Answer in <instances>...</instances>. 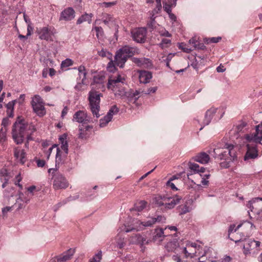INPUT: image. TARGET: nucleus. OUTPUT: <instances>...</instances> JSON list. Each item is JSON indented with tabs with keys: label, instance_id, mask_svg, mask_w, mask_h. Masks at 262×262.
<instances>
[{
	"label": "nucleus",
	"instance_id": "f257e3e1",
	"mask_svg": "<svg viewBox=\"0 0 262 262\" xmlns=\"http://www.w3.org/2000/svg\"><path fill=\"white\" fill-rule=\"evenodd\" d=\"M237 146L226 143L223 147H219L213 149V157L218 160H224L225 161L222 162L221 165L223 167L228 168L230 166L231 162L237 159Z\"/></svg>",
	"mask_w": 262,
	"mask_h": 262
},
{
	"label": "nucleus",
	"instance_id": "f03ea898",
	"mask_svg": "<svg viewBox=\"0 0 262 262\" xmlns=\"http://www.w3.org/2000/svg\"><path fill=\"white\" fill-rule=\"evenodd\" d=\"M29 130H36L32 124H29L22 117L18 116L13 125L12 135L17 144H21L24 140L26 133Z\"/></svg>",
	"mask_w": 262,
	"mask_h": 262
},
{
	"label": "nucleus",
	"instance_id": "7ed1b4c3",
	"mask_svg": "<svg viewBox=\"0 0 262 262\" xmlns=\"http://www.w3.org/2000/svg\"><path fill=\"white\" fill-rule=\"evenodd\" d=\"M139 53L140 51L137 48L124 46L117 51L115 56V63L119 67L123 68L128 58Z\"/></svg>",
	"mask_w": 262,
	"mask_h": 262
},
{
	"label": "nucleus",
	"instance_id": "20e7f679",
	"mask_svg": "<svg viewBox=\"0 0 262 262\" xmlns=\"http://www.w3.org/2000/svg\"><path fill=\"white\" fill-rule=\"evenodd\" d=\"M125 80L124 76L119 73L110 76L107 88L108 89L112 90L116 96L120 97L124 94L125 89L123 85Z\"/></svg>",
	"mask_w": 262,
	"mask_h": 262
},
{
	"label": "nucleus",
	"instance_id": "39448f33",
	"mask_svg": "<svg viewBox=\"0 0 262 262\" xmlns=\"http://www.w3.org/2000/svg\"><path fill=\"white\" fill-rule=\"evenodd\" d=\"M182 198L178 195L174 197H167L166 196H158L155 198V202L159 206H164L166 209H170L180 203Z\"/></svg>",
	"mask_w": 262,
	"mask_h": 262
},
{
	"label": "nucleus",
	"instance_id": "423d86ee",
	"mask_svg": "<svg viewBox=\"0 0 262 262\" xmlns=\"http://www.w3.org/2000/svg\"><path fill=\"white\" fill-rule=\"evenodd\" d=\"M102 95L96 91H90L89 92V100L90 102V106L91 111L94 116L97 118H99L100 110V97Z\"/></svg>",
	"mask_w": 262,
	"mask_h": 262
},
{
	"label": "nucleus",
	"instance_id": "0eeeda50",
	"mask_svg": "<svg viewBox=\"0 0 262 262\" xmlns=\"http://www.w3.org/2000/svg\"><path fill=\"white\" fill-rule=\"evenodd\" d=\"M53 187L55 190L65 189L69 186V183L64 176L61 173L56 172L52 177Z\"/></svg>",
	"mask_w": 262,
	"mask_h": 262
},
{
	"label": "nucleus",
	"instance_id": "6e6552de",
	"mask_svg": "<svg viewBox=\"0 0 262 262\" xmlns=\"http://www.w3.org/2000/svg\"><path fill=\"white\" fill-rule=\"evenodd\" d=\"M34 112L39 116L42 117L46 114L44 102L41 97L35 95L31 102Z\"/></svg>",
	"mask_w": 262,
	"mask_h": 262
},
{
	"label": "nucleus",
	"instance_id": "1a4fd4ad",
	"mask_svg": "<svg viewBox=\"0 0 262 262\" xmlns=\"http://www.w3.org/2000/svg\"><path fill=\"white\" fill-rule=\"evenodd\" d=\"M245 139L249 142L255 143H260L262 140V122L256 126L255 133L253 134H247Z\"/></svg>",
	"mask_w": 262,
	"mask_h": 262
},
{
	"label": "nucleus",
	"instance_id": "9d476101",
	"mask_svg": "<svg viewBox=\"0 0 262 262\" xmlns=\"http://www.w3.org/2000/svg\"><path fill=\"white\" fill-rule=\"evenodd\" d=\"M93 126L87 124L78 126V138L80 139L86 140L90 138L92 133Z\"/></svg>",
	"mask_w": 262,
	"mask_h": 262
},
{
	"label": "nucleus",
	"instance_id": "9b49d317",
	"mask_svg": "<svg viewBox=\"0 0 262 262\" xmlns=\"http://www.w3.org/2000/svg\"><path fill=\"white\" fill-rule=\"evenodd\" d=\"M73 120L80 123V125L87 124L92 122L91 117L83 111L76 112L73 116Z\"/></svg>",
	"mask_w": 262,
	"mask_h": 262
},
{
	"label": "nucleus",
	"instance_id": "f8f14e48",
	"mask_svg": "<svg viewBox=\"0 0 262 262\" xmlns=\"http://www.w3.org/2000/svg\"><path fill=\"white\" fill-rule=\"evenodd\" d=\"M146 29L145 28H140L132 32L133 39L137 42H144L146 39Z\"/></svg>",
	"mask_w": 262,
	"mask_h": 262
},
{
	"label": "nucleus",
	"instance_id": "ddd939ff",
	"mask_svg": "<svg viewBox=\"0 0 262 262\" xmlns=\"http://www.w3.org/2000/svg\"><path fill=\"white\" fill-rule=\"evenodd\" d=\"M143 92V91L141 92V93ZM140 94L141 92L139 91H136L134 93L125 92L124 91V94H123L122 96H120V97L124 99V101L128 103H135L140 97L139 95Z\"/></svg>",
	"mask_w": 262,
	"mask_h": 262
},
{
	"label": "nucleus",
	"instance_id": "4468645a",
	"mask_svg": "<svg viewBox=\"0 0 262 262\" xmlns=\"http://www.w3.org/2000/svg\"><path fill=\"white\" fill-rule=\"evenodd\" d=\"M132 60L137 66L143 68L150 69L153 66L151 60L149 58L134 57L132 58Z\"/></svg>",
	"mask_w": 262,
	"mask_h": 262
},
{
	"label": "nucleus",
	"instance_id": "2eb2a0df",
	"mask_svg": "<svg viewBox=\"0 0 262 262\" xmlns=\"http://www.w3.org/2000/svg\"><path fill=\"white\" fill-rule=\"evenodd\" d=\"M260 243L259 241H256L252 239H248L245 241V243L243 245L244 249V253L245 255L250 253V251L255 248L258 247Z\"/></svg>",
	"mask_w": 262,
	"mask_h": 262
},
{
	"label": "nucleus",
	"instance_id": "dca6fc26",
	"mask_svg": "<svg viewBox=\"0 0 262 262\" xmlns=\"http://www.w3.org/2000/svg\"><path fill=\"white\" fill-rule=\"evenodd\" d=\"M75 13L72 7L67 8L61 12L59 20L70 21L74 18Z\"/></svg>",
	"mask_w": 262,
	"mask_h": 262
},
{
	"label": "nucleus",
	"instance_id": "f3484780",
	"mask_svg": "<svg viewBox=\"0 0 262 262\" xmlns=\"http://www.w3.org/2000/svg\"><path fill=\"white\" fill-rule=\"evenodd\" d=\"M247 150L244 157V160L253 159L256 158L257 156V150L256 148V145L247 144Z\"/></svg>",
	"mask_w": 262,
	"mask_h": 262
},
{
	"label": "nucleus",
	"instance_id": "a211bd4d",
	"mask_svg": "<svg viewBox=\"0 0 262 262\" xmlns=\"http://www.w3.org/2000/svg\"><path fill=\"white\" fill-rule=\"evenodd\" d=\"M217 110V109L216 108L211 107L206 112L205 117L203 121V124L204 126L208 125L210 123L213 116L216 113Z\"/></svg>",
	"mask_w": 262,
	"mask_h": 262
},
{
	"label": "nucleus",
	"instance_id": "6ab92c4d",
	"mask_svg": "<svg viewBox=\"0 0 262 262\" xmlns=\"http://www.w3.org/2000/svg\"><path fill=\"white\" fill-rule=\"evenodd\" d=\"M248 205L251 212H257V210L262 207V198H255L254 200L249 201Z\"/></svg>",
	"mask_w": 262,
	"mask_h": 262
},
{
	"label": "nucleus",
	"instance_id": "aec40b11",
	"mask_svg": "<svg viewBox=\"0 0 262 262\" xmlns=\"http://www.w3.org/2000/svg\"><path fill=\"white\" fill-rule=\"evenodd\" d=\"M166 236L167 235H165L164 229L162 228L156 229L154 233L152 239L155 243L159 244Z\"/></svg>",
	"mask_w": 262,
	"mask_h": 262
},
{
	"label": "nucleus",
	"instance_id": "412c9836",
	"mask_svg": "<svg viewBox=\"0 0 262 262\" xmlns=\"http://www.w3.org/2000/svg\"><path fill=\"white\" fill-rule=\"evenodd\" d=\"M39 38L40 39L48 40L51 37L52 34L47 27H43L37 30Z\"/></svg>",
	"mask_w": 262,
	"mask_h": 262
},
{
	"label": "nucleus",
	"instance_id": "4be33fe9",
	"mask_svg": "<svg viewBox=\"0 0 262 262\" xmlns=\"http://www.w3.org/2000/svg\"><path fill=\"white\" fill-rule=\"evenodd\" d=\"M195 161L203 164H207L210 160L209 156L206 152H202L197 154L192 158Z\"/></svg>",
	"mask_w": 262,
	"mask_h": 262
},
{
	"label": "nucleus",
	"instance_id": "5701e85b",
	"mask_svg": "<svg viewBox=\"0 0 262 262\" xmlns=\"http://www.w3.org/2000/svg\"><path fill=\"white\" fill-rule=\"evenodd\" d=\"M15 157L18 159L20 163L24 164L26 161V154L24 149L15 148L14 151Z\"/></svg>",
	"mask_w": 262,
	"mask_h": 262
},
{
	"label": "nucleus",
	"instance_id": "b1692460",
	"mask_svg": "<svg viewBox=\"0 0 262 262\" xmlns=\"http://www.w3.org/2000/svg\"><path fill=\"white\" fill-rule=\"evenodd\" d=\"M188 166L191 171L189 174H188V176L189 175L192 174V171H193L194 173H200V175L202 177L201 173H204L205 171V168L203 167H200L199 165L198 164L192 163L191 162H189L188 163Z\"/></svg>",
	"mask_w": 262,
	"mask_h": 262
},
{
	"label": "nucleus",
	"instance_id": "393cba45",
	"mask_svg": "<svg viewBox=\"0 0 262 262\" xmlns=\"http://www.w3.org/2000/svg\"><path fill=\"white\" fill-rule=\"evenodd\" d=\"M206 59L204 56L195 57L194 60L191 63V66L196 70H198L201 66L205 65Z\"/></svg>",
	"mask_w": 262,
	"mask_h": 262
},
{
	"label": "nucleus",
	"instance_id": "a878e982",
	"mask_svg": "<svg viewBox=\"0 0 262 262\" xmlns=\"http://www.w3.org/2000/svg\"><path fill=\"white\" fill-rule=\"evenodd\" d=\"M151 78L152 74L151 72L145 71H141L140 72L139 79L140 83H148Z\"/></svg>",
	"mask_w": 262,
	"mask_h": 262
},
{
	"label": "nucleus",
	"instance_id": "bb28decb",
	"mask_svg": "<svg viewBox=\"0 0 262 262\" xmlns=\"http://www.w3.org/2000/svg\"><path fill=\"white\" fill-rule=\"evenodd\" d=\"M75 253V250L70 249L62 255L59 256L57 259L58 262H64L70 259Z\"/></svg>",
	"mask_w": 262,
	"mask_h": 262
},
{
	"label": "nucleus",
	"instance_id": "cd10ccee",
	"mask_svg": "<svg viewBox=\"0 0 262 262\" xmlns=\"http://www.w3.org/2000/svg\"><path fill=\"white\" fill-rule=\"evenodd\" d=\"M165 248L169 252L173 251L175 253L180 252L179 249L180 248L179 246L177 241L175 240L167 243L165 246Z\"/></svg>",
	"mask_w": 262,
	"mask_h": 262
},
{
	"label": "nucleus",
	"instance_id": "c85d7f7f",
	"mask_svg": "<svg viewBox=\"0 0 262 262\" xmlns=\"http://www.w3.org/2000/svg\"><path fill=\"white\" fill-rule=\"evenodd\" d=\"M144 241H145V239L139 234H135L132 235L129 239V242L132 244H140L143 245Z\"/></svg>",
	"mask_w": 262,
	"mask_h": 262
},
{
	"label": "nucleus",
	"instance_id": "c756f323",
	"mask_svg": "<svg viewBox=\"0 0 262 262\" xmlns=\"http://www.w3.org/2000/svg\"><path fill=\"white\" fill-rule=\"evenodd\" d=\"M67 137V135L64 134L59 138V143L61 144V148L64 151L66 155L68 154V144Z\"/></svg>",
	"mask_w": 262,
	"mask_h": 262
},
{
	"label": "nucleus",
	"instance_id": "7c9ffc66",
	"mask_svg": "<svg viewBox=\"0 0 262 262\" xmlns=\"http://www.w3.org/2000/svg\"><path fill=\"white\" fill-rule=\"evenodd\" d=\"M93 16V15L92 13H85L77 19V24H80L84 21H88L89 24H91Z\"/></svg>",
	"mask_w": 262,
	"mask_h": 262
},
{
	"label": "nucleus",
	"instance_id": "2f4dec72",
	"mask_svg": "<svg viewBox=\"0 0 262 262\" xmlns=\"http://www.w3.org/2000/svg\"><path fill=\"white\" fill-rule=\"evenodd\" d=\"M101 20L105 25H108L110 23L114 22L115 18L112 15L104 13L102 14Z\"/></svg>",
	"mask_w": 262,
	"mask_h": 262
},
{
	"label": "nucleus",
	"instance_id": "473e14b6",
	"mask_svg": "<svg viewBox=\"0 0 262 262\" xmlns=\"http://www.w3.org/2000/svg\"><path fill=\"white\" fill-rule=\"evenodd\" d=\"M119 109L116 106V105H113L109 110L107 114H106V119L108 121H111L112 117L114 115L118 113Z\"/></svg>",
	"mask_w": 262,
	"mask_h": 262
},
{
	"label": "nucleus",
	"instance_id": "72a5a7b5",
	"mask_svg": "<svg viewBox=\"0 0 262 262\" xmlns=\"http://www.w3.org/2000/svg\"><path fill=\"white\" fill-rule=\"evenodd\" d=\"M79 77L82 78L83 82L85 81L86 78V72L84 66H80L78 68Z\"/></svg>",
	"mask_w": 262,
	"mask_h": 262
},
{
	"label": "nucleus",
	"instance_id": "f704fd0d",
	"mask_svg": "<svg viewBox=\"0 0 262 262\" xmlns=\"http://www.w3.org/2000/svg\"><path fill=\"white\" fill-rule=\"evenodd\" d=\"M116 241L117 243V246L119 249H122L124 247L125 245L124 241V237H123L121 235L118 234L116 237Z\"/></svg>",
	"mask_w": 262,
	"mask_h": 262
},
{
	"label": "nucleus",
	"instance_id": "c9c22d12",
	"mask_svg": "<svg viewBox=\"0 0 262 262\" xmlns=\"http://www.w3.org/2000/svg\"><path fill=\"white\" fill-rule=\"evenodd\" d=\"M23 195L24 194L21 192L19 191L18 193V198L16 199L15 203V205L17 204L18 205L17 208V210L21 209L24 207L23 204L21 203V202H24V200L23 199Z\"/></svg>",
	"mask_w": 262,
	"mask_h": 262
},
{
	"label": "nucleus",
	"instance_id": "e433bc0d",
	"mask_svg": "<svg viewBox=\"0 0 262 262\" xmlns=\"http://www.w3.org/2000/svg\"><path fill=\"white\" fill-rule=\"evenodd\" d=\"M222 38L221 37H211V38H205L204 39V42L207 44H209L211 43H217L219 42Z\"/></svg>",
	"mask_w": 262,
	"mask_h": 262
},
{
	"label": "nucleus",
	"instance_id": "4c0bfd02",
	"mask_svg": "<svg viewBox=\"0 0 262 262\" xmlns=\"http://www.w3.org/2000/svg\"><path fill=\"white\" fill-rule=\"evenodd\" d=\"M190 211V208L187 206L186 205L184 206H179V214L180 215H182L186 214Z\"/></svg>",
	"mask_w": 262,
	"mask_h": 262
},
{
	"label": "nucleus",
	"instance_id": "58836bf2",
	"mask_svg": "<svg viewBox=\"0 0 262 262\" xmlns=\"http://www.w3.org/2000/svg\"><path fill=\"white\" fill-rule=\"evenodd\" d=\"M102 251H99L94 256L93 258L91 259L89 262H100L101 260L102 259Z\"/></svg>",
	"mask_w": 262,
	"mask_h": 262
},
{
	"label": "nucleus",
	"instance_id": "ea45409f",
	"mask_svg": "<svg viewBox=\"0 0 262 262\" xmlns=\"http://www.w3.org/2000/svg\"><path fill=\"white\" fill-rule=\"evenodd\" d=\"M57 152L56 155V165H59L62 163L61 152L58 148L56 149Z\"/></svg>",
	"mask_w": 262,
	"mask_h": 262
},
{
	"label": "nucleus",
	"instance_id": "a19ab883",
	"mask_svg": "<svg viewBox=\"0 0 262 262\" xmlns=\"http://www.w3.org/2000/svg\"><path fill=\"white\" fill-rule=\"evenodd\" d=\"M170 45L171 40L170 39L163 38L159 45L162 48L164 49L169 47Z\"/></svg>",
	"mask_w": 262,
	"mask_h": 262
},
{
	"label": "nucleus",
	"instance_id": "79ce46f5",
	"mask_svg": "<svg viewBox=\"0 0 262 262\" xmlns=\"http://www.w3.org/2000/svg\"><path fill=\"white\" fill-rule=\"evenodd\" d=\"M155 223V221H154L153 217L150 218L147 221L140 222V224L144 227H150Z\"/></svg>",
	"mask_w": 262,
	"mask_h": 262
},
{
	"label": "nucleus",
	"instance_id": "37998d69",
	"mask_svg": "<svg viewBox=\"0 0 262 262\" xmlns=\"http://www.w3.org/2000/svg\"><path fill=\"white\" fill-rule=\"evenodd\" d=\"M179 48L181 49L183 52L189 53L193 49L191 48H188V46L184 43H181L179 46Z\"/></svg>",
	"mask_w": 262,
	"mask_h": 262
},
{
	"label": "nucleus",
	"instance_id": "c03bdc74",
	"mask_svg": "<svg viewBox=\"0 0 262 262\" xmlns=\"http://www.w3.org/2000/svg\"><path fill=\"white\" fill-rule=\"evenodd\" d=\"M147 203L145 201H141L138 204H137L135 207L136 210L138 211H141L144 208H145Z\"/></svg>",
	"mask_w": 262,
	"mask_h": 262
},
{
	"label": "nucleus",
	"instance_id": "a18cd8bd",
	"mask_svg": "<svg viewBox=\"0 0 262 262\" xmlns=\"http://www.w3.org/2000/svg\"><path fill=\"white\" fill-rule=\"evenodd\" d=\"M104 79V76L102 75H96L94 77V82L96 83H102Z\"/></svg>",
	"mask_w": 262,
	"mask_h": 262
},
{
	"label": "nucleus",
	"instance_id": "49530a36",
	"mask_svg": "<svg viewBox=\"0 0 262 262\" xmlns=\"http://www.w3.org/2000/svg\"><path fill=\"white\" fill-rule=\"evenodd\" d=\"M73 64V61L69 58L66 59V60L62 61L61 64V68H66L68 67Z\"/></svg>",
	"mask_w": 262,
	"mask_h": 262
},
{
	"label": "nucleus",
	"instance_id": "de8ad7c7",
	"mask_svg": "<svg viewBox=\"0 0 262 262\" xmlns=\"http://www.w3.org/2000/svg\"><path fill=\"white\" fill-rule=\"evenodd\" d=\"M117 4L116 1L112 2H103L101 3H99V5L101 7H104L105 8L111 7L113 6L116 5Z\"/></svg>",
	"mask_w": 262,
	"mask_h": 262
},
{
	"label": "nucleus",
	"instance_id": "09e8293b",
	"mask_svg": "<svg viewBox=\"0 0 262 262\" xmlns=\"http://www.w3.org/2000/svg\"><path fill=\"white\" fill-rule=\"evenodd\" d=\"M85 84V81H83H83L82 79L81 82H78L77 83V84L75 85V89L76 91H82L84 90V86Z\"/></svg>",
	"mask_w": 262,
	"mask_h": 262
},
{
	"label": "nucleus",
	"instance_id": "8fccbe9b",
	"mask_svg": "<svg viewBox=\"0 0 262 262\" xmlns=\"http://www.w3.org/2000/svg\"><path fill=\"white\" fill-rule=\"evenodd\" d=\"M255 214V218L256 220L261 221H262V207H260L257 212H254Z\"/></svg>",
	"mask_w": 262,
	"mask_h": 262
},
{
	"label": "nucleus",
	"instance_id": "3c124183",
	"mask_svg": "<svg viewBox=\"0 0 262 262\" xmlns=\"http://www.w3.org/2000/svg\"><path fill=\"white\" fill-rule=\"evenodd\" d=\"M110 121H111L107 120V119H106V116H105L103 118L100 119L99 125L101 127H103L105 126Z\"/></svg>",
	"mask_w": 262,
	"mask_h": 262
},
{
	"label": "nucleus",
	"instance_id": "603ef678",
	"mask_svg": "<svg viewBox=\"0 0 262 262\" xmlns=\"http://www.w3.org/2000/svg\"><path fill=\"white\" fill-rule=\"evenodd\" d=\"M172 5L170 3L164 4L163 8L165 11H166L168 14H170L171 12V7H172Z\"/></svg>",
	"mask_w": 262,
	"mask_h": 262
},
{
	"label": "nucleus",
	"instance_id": "864d4df0",
	"mask_svg": "<svg viewBox=\"0 0 262 262\" xmlns=\"http://www.w3.org/2000/svg\"><path fill=\"white\" fill-rule=\"evenodd\" d=\"M242 224H239L236 227V228H235V225L234 224H233V225H230L229 228V230H228V233H229V235L231 233H232L233 230H234V232L236 231L241 226H242Z\"/></svg>",
	"mask_w": 262,
	"mask_h": 262
},
{
	"label": "nucleus",
	"instance_id": "5fc2aeb1",
	"mask_svg": "<svg viewBox=\"0 0 262 262\" xmlns=\"http://www.w3.org/2000/svg\"><path fill=\"white\" fill-rule=\"evenodd\" d=\"M17 100H14L9 102L6 104L7 110H14V106Z\"/></svg>",
	"mask_w": 262,
	"mask_h": 262
},
{
	"label": "nucleus",
	"instance_id": "6e6d98bb",
	"mask_svg": "<svg viewBox=\"0 0 262 262\" xmlns=\"http://www.w3.org/2000/svg\"><path fill=\"white\" fill-rule=\"evenodd\" d=\"M35 130H29L26 134V136H27V143H29V141H31V140H33V138L32 137V135L33 134V133L34 132H35Z\"/></svg>",
	"mask_w": 262,
	"mask_h": 262
},
{
	"label": "nucleus",
	"instance_id": "4d7b16f0",
	"mask_svg": "<svg viewBox=\"0 0 262 262\" xmlns=\"http://www.w3.org/2000/svg\"><path fill=\"white\" fill-rule=\"evenodd\" d=\"M96 32V36L98 38L99 36H102L103 33V29L101 27H95L94 28Z\"/></svg>",
	"mask_w": 262,
	"mask_h": 262
},
{
	"label": "nucleus",
	"instance_id": "13d9d810",
	"mask_svg": "<svg viewBox=\"0 0 262 262\" xmlns=\"http://www.w3.org/2000/svg\"><path fill=\"white\" fill-rule=\"evenodd\" d=\"M162 8V5L161 4H157L156 8H155L153 10L149 11L151 13H153L154 14H157L160 13L161 11Z\"/></svg>",
	"mask_w": 262,
	"mask_h": 262
},
{
	"label": "nucleus",
	"instance_id": "bf43d9fd",
	"mask_svg": "<svg viewBox=\"0 0 262 262\" xmlns=\"http://www.w3.org/2000/svg\"><path fill=\"white\" fill-rule=\"evenodd\" d=\"M173 181L172 178H170L166 183V185L167 186L170 187L172 190H177L178 189L175 186L174 183H173L171 181Z\"/></svg>",
	"mask_w": 262,
	"mask_h": 262
},
{
	"label": "nucleus",
	"instance_id": "052dcab7",
	"mask_svg": "<svg viewBox=\"0 0 262 262\" xmlns=\"http://www.w3.org/2000/svg\"><path fill=\"white\" fill-rule=\"evenodd\" d=\"M209 174H206L204 175V177L202 178V181H201V184L203 185H207L208 183V181L207 180V179L209 178L210 177Z\"/></svg>",
	"mask_w": 262,
	"mask_h": 262
},
{
	"label": "nucleus",
	"instance_id": "680f3d73",
	"mask_svg": "<svg viewBox=\"0 0 262 262\" xmlns=\"http://www.w3.org/2000/svg\"><path fill=\"white\" fill-rule=\"evenodd\" d=\"M155 23L156 20H149L147 21V26L148 28L150 29L151 30H153L155 28Z\"/></svg>",
	"mask_w": 262,
	"mask_h": 262
},
{
	"label": "nucleus",
	"instance_id": "e2e57ef3",
	"mask_svg": "<svg viewBox=\"0 0 262 262\" xmlns=\"http://www.w3.org/2000/svg\"><path fill=\"white\" fill-rule=\"evenodd\" d=\"M194 49L204 50L206 49V47H205V46L204 45L203 43H200L198 41L195 47L194 48Z\"/></svg>",
	"mask_w": 262,
	"mask_h": 262
},
{
	"label": "nucleus",
	"instance_id": "0e129e2a",
	"mask_svg": "<svg viewBox=\"0 0 262 262\" xmlns=\"http://www.w3.org/2000/svg\"><path fill=\"white\" fill-rule=\"evenodd\" d=\"M180 249L182 250V252L185 254L186 257H192V254L187 251V248L186 247H183L182 248H180Z\"/></svg>",
	"mask_w": 262,
	"mask_h": 262
},
{
	"label": "nucleus",
	"instance_id": "69168bd1",
	"mask_svg": "<svg viewBox=\"0 0 262 262\" xmlns=\"http://www.w3.org/2000/svg\"><path fill=\"white\" fill-rule=\"evenodd\" d=\"M6 176H10L7 169L5 168L2 169L0 171V177H6Z\"/></svg>",
	"mask_w": 262,
	"mask_h": 262
},
{
	"label": "nucleus",
	"instance_id": "338daca9",
	"mask_svg": "<svg viewBox=\"0 0 262 262\" xmlns=\"http://www.w3.org/2000/svg\"><path fill=\"white\" fill-rule=\"evenodd\" d=\"M197 42L198 40L195 37H192L189 40V43L192 45L194 48L195 47Z\"/></svg>",
	"mask_w": 262,
	"mask_h": 262
},
{
	"label": "nucleus",
	"instance_id": "774afa93",
	"mask_svg": "<svg viewBox=\"0 0 262 262\" xmlns=\"http://www.w3.org/2000/svg\"><path fill=\"white\" fill-rule=\"evenodd\" d=\"M12 206L11 207H6L2 209V213L3 215H5V214L8 212L12 210Z\"/></svg>",
	"mask_w": 262,
	"mask_h": 262
}]
</instances>
